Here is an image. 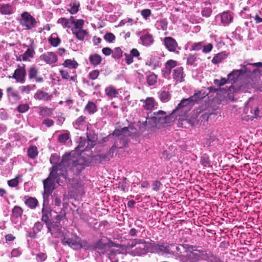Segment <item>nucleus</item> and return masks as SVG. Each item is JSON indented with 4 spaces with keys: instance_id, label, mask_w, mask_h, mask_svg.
<instances>
[{
    "instance_id": "nucleus-1",
    "label": "nucleus",
    "mask_w": 262,
    "mask_h": 262,
    "mask_svg": "<svg viewBox=\"0 0 262 262\" xmlns=\"http://www.w3.org/2000/svg\"><path fill=\"white\" fill-rule=\"evenodd\" d=\"M75 152L65 154L62 158L61 161L58 164L57 168L59 171H66V174L69 170H72L74 172L79 173L85 166H88L90 162L83 157L78 155L75 157Z\"/></svg>"
},
{
    "instance_id": "nucleus-2",
    "label": "nucleus",
    "mask_w": 262,
    "mask_h": 262,
    "mask_svg": "<svg viewBox=\"0 0 262 262\" xmlns=\"http://www.w3.org/2000/svg\"><path fill=\"white\" fill-rule=\"evenodd\" d=\"M61 178L66 181L67 174L66 171H59L56 164L52 167L49 177L43 181L44 191L42 195L44 201H48L49 196L55 189L56 183L59 184L60 182L62 183V180L60 181Z\"/></svg>"
},
{
    "instance_id": "nucleus-3",
    "label": "nucleus",
    "mask_w": 262,
    "mask_h": 262,
    "mask_svg": "<svg viewBox=\"0 0 262 262\" xmlns=\"http://www.w3.org/2000/svg\"><path fill=\"white\" fill-rule=\"evenodd\" d=\"M196 95H193L190 97L188 98L183 99L181 100L180 103H179L176 108L173 110L172 113L169 116H167L166 115V113L163 111H159L154 113L155 116L154 117L156 119H161V117H158V116L162 115L163 116V118L165 119H170L173 118V114L180 111L181 109L183 108H190L192 106H193L195 103H196Z\"/></svg>"
},
{
    "instance_id": "nucleus-4",
    "label": "nucleus",
    "mask_w": 262,
    "mask_h": 262,
    "mask_svg": "<svg viewBox=\"0 0 262 262\" xmlns=\"http://www.w3.org/2000/svg\"><path fill=\"white\" fill-rule=\"evenodd\" d=\"M127 246L129 248L135 247L132 251L134 256H141L149 252V243L143 239H135L128 243Z\"/></svg>"
},
{
    "instance_id": "nucleus-5",
    "label": "nucleus",
    "mask_w": 262,
    "mask_h": 262,
    "mask_svg": "<svg viewBox=\"0 0 262 262\" xmlns=\"http://www.w3.org/2000/svg\"><path fill=\"white\" fill-rule=\"evenodd\" d=\"M100 241L97 244V248L104 250L102 252L103 254H107L108 258L112 262H118L119 256L121 255V252L119 250L112 249V247L116 246V244L111 242L106 244H100Z\"/></svg>"
},
{
    "instance_id": "nucleus-6",
    "label": "nucleus",
    "mask_w": 262,
    "mask_h": 262,
    "mask_svg": "<svg viewBox=\"0 0 262 262\" xmlns=\"http://www.w3.org/2000/svg\"><path fill=\"white\" fill-rule=\"evenodd\" d=\"M64 245H68L75 250L80 249L84 247V242H81L80 238L75 234H68L63 237L61 241Z\"/></svg>"
},
{
    "instance_id": "nucleus-7",
    "label": "nucleus",
    "mask_w": 262,
    "mask_h": 262,
    "mask_svg": "<svg viewBox=\"0 0 262 262\" xmlns=\"http://www.w3.org/2000/svg\"><path fill=\"white\" fill-rule=\"evenodd\" d=\"M84 20L83 19H75L71 29L72 33L75 35L77 39L84 40L88 32L87 30H83Z\"/></svg>"
},
{
    "instance_id": "nucleus-8",
    "label": "nucleus",
    "mask_w": 262,
    "mask_h": 262,
    "mask_svg": "<svg viewBox=\"0 0 262 262\" xmlns=\"http://www.w3.org/2000/svg\"><path fill=\"white\" fill-rule=\"evenodd\" d=\"M20 16V24L22 26L26 27V29L30 30L36 26V19L28 12L22 13Z\"/></svg>"
},
{
    "instance_id": "nucleus-9",
    "label": "nucleus",
    "mask_w": 262,
    "mask_h": 262,
    "mask_svg": "<svg viewBox=\"0 0 262 262\" xmlns=\"http://www.w3.org/2000/svg\"><path fill=\"white\" fill-rule=\"evenodd\" d=\"M189 245H179L175 246L173 249H172V253L171 254L175 256L176 259L179 260L181 262H184L185 260V257L183 255V253H187Z\"/></svg>"
},
{
    "instance_id": "nucleus-10",
    "label": "nucleus",
    "mask_w": 262,
    "mask_h": 262,
    "mask_svg": "<svg viewBox=\"0 0 262 262\" xmlns=\"http://www.w3.org/2000/svg\"><path fill=\"white\" fill-rule=\"evenodd\" d=\"M187 256L189 257L190 262H196L200 257L204 255V251L198 249L195 247L189 245Z\"/></svg>"
},
{
    "instance_id": "nucleus-11",
    "label": "nucleus",
    "mask_w": 262,
    "mask_h": 262,
    "mask_svg": "<svg viewBox=\"0 0 262 262\" xmlns=\"http://www.w3.org/2000/svg\"><path fill=\"white\" fill-rule=\"evenodd\" d=\"M164 45L168 51L179 53L180 48L175 39L171 37H166L163 39Z\"/></svg>"
},
{
    "instance_id": "nucleus-12",
    "label": "nucleus",
    "mask_w": 262,
    "mask_h": 262,
    "mask_svg": "<svg viewBox=\"0 0 262 262\" xmlns=\"http://www.w3.org/2000/svg\"><path fill=\"white\" fill-rule=\"evenodd\" d=\"M47 227L51 234L54 237H59L63 235L62 228L59 223H47Z\"/></svg>"
},
{
    "instance_id": "nucleus-13",
    "label": "nucleus",
    "mask_w": 262,
    "mask_h": 262,
    "mask_svg": "<svg viewBox=\"0 0 262 262\" xmlns=\"http://www.w3.org/2000/svg\"><path fill=\"white\" fill-rule=\"evenodd\" d=\"M216 20L220 19L221 25L223 26H228L233 19V14L230 11L224 12L215 16Z\"/></svg>"
},
{
    "instance_id": "nucleus-14",
    "label": "nucleus",
    "mask_w": 262,
    "mask_h": 262,
    "mask_svg": "<svg viewBox=\"0 0 262 262\" xmlns=\"http://www.w3.org/2000/svg\"><path fill=\"white\" fill-rule=\"evenodd\" d=\"M29 79L36 83H41L44 81L41 75H39L38 69L35 66L31 67L28 70Z\"/></svg>"
},
{
    "instance_id": "nucleus-15",
    "label": "nucleus",
    "mask_w": 262,
    "mask_h": 262,
    "mask_svg": "<svg viewBox=\"0 0 262 262\" xmlns=\"http://www.w3.org/2000/svg\"><path fill=\"white\" fill-rule=\"evenodd\" d=\"M175 245L173 244L170 245H158L154 247V252L160 255L163 254H171L172 253V249Z\"/></svg>"
},
{
    "instance_id": "nucleus-16",
    "label": "nucleus",
    "mask_w": 262,
    "mask_h": 262,
    "mask_svg": "<svg viewBox=\"0 0 262 262\" xmlns=\"http://www.w3.org/2000/svg\"><path fill=\"white\" fill-rule=\"evenodd\" d=\"M26 76V71L24 67H19L16 69L13 75L9 76V78H12L16 80L17 82L24 83L25 82V77Z\"/></svg>"
},
{
    "instance_id": "nucleus-17",
    "label": "nucleus",
    "mask_w": 262,
    "mask_h": 262,
    "mask_svg": "<svg viewBox=\"0 0 262 262\" xmlns=\"http://www.w3.org/2000/svg\"><path fill=\"white\" fill-rule=\"evenodd\" d=\"M53 95L41 90H38L34 95L35 99L40 101H51L53 98Z\"/></svg>"
},
{
    "instance_id": "nucleus-18",
    "label": "nucleus",
    "mask_w": 262,
    "mask_h": 262,
    "mask_svg": "<svg viewBox=\"0 0 262 262\" xmlns=\"http://www.w3.org/2000/svg\"><path fill=\"white\" fill-rule=\"evenodd\" d=\"M172 78L176 82H181L184 80L185 74L183 68L181 67H176L172 74Z\"/></svg>"
},
{
    "instance_id": "nucleus-19",
    "label": "nucleus",
    "mask_w": 262,
    "mask_h": 262,
    "mask_svg": "<svg viewBox=\"0 0 262 262\" xmlns=\"http://www.w3.org/2000/svg\"><path fill=\"white\" fill-rule=\"evenodd\" d=\"M7 95L10 102L15 103L19 101L21 97L19 94V92L16 90H14L12 87H9L6 90Z\"/></svg>"
},
{
    "instance_id": "nucleus-20",
    "label": "nucleus",
    "mask_w": 262,
    "mask_h": 262,
    "mask_svg": "<svg viewBox=\"0 0 262 262\" xmlns=\"http://www.w3.org/2000/svg\"><path fill=\"white\" fill-rule=\"evenodd\" d=\"M40 59L47 64L55 63L57 61V57L53 52H47L40 56Z\"/></svg>"
},
{
    "instance_id": "nucleus-21",
    "label": "nucleus",
    "mask_w": 262,
    "mask_h": 262,
    "mask_svg": "<svg viewBox=\"0 0 262 262\" xmlns=\"http://www.w3.org/2000/svg\"><path fill=\"white\" fill-rule=\"evenodd\" d=\"M74 126L76 129H84L85 128L88 129L87 122L86 117L81 116L78 118L73 123Z\"/></svg>"
},
{
    "instance_id": "nucleus-22",
    "label": "nucleus",
    "mask_w": 262,
    "mask_h": 262,
    "mask_svg": "<svg viewBox=\"0 0 262 262\" xmlns=\"http://www.w3.org/2000/svg\"><path fill=\"white\" fill-rule=\"evenodd\" d=\"M248 72H250V71L248 70L245 66H244L242 69L233 70L232 72L229 73L228 75V79H230L231 76H233L232 79L235 80L237 79L240 75Z\"/></svg>"
},
{
    "instance_id": "nucleus-23",
    "label": "nucleus",
    "mask_w": 262,
    "mask_h": 262,
    "mask_svg": "<svg viewBox=\"0 0 262 262\" xmlns=\"http://www.w3.org/2000/svg\"><path fill=\"white\" fill-rule=\"evenodd\" d=\"M48 201H44L43 203V207L42 208V216H41V220L42 221L46 223V225H47V223H50L51 222L49 221V219L51 216V212L50 211V209L47 207H45V204L46 202L48 203Z\"/></svg>"
},
{
    "instance_id": "nucleus-24",
    "label": "nucleus",
    "mask_w": 262,
    "mask_h": 262,
    "mask_svg": "<svg viewBox=\"0 0 262 262\" xmlns=\"http://www.w3.org/2000/svg\"><path fill=\"white\" fill-rule=\"evenodd\" d=\"M143 103V106L146 110H151L156 105V102L152 97H148L145 100H141Z\"/></svg>"
},
{
    "instance_id": "nucleus-25",
    "label": "nucleus",
    "mask_w": 262,
    "mask_h": 262,
    "mask_svg": "<svg viewBox=\"0 0 262 262\" xmlns=\"http://www.w3.org/2000/svg\"><path fill=\"white\" fill-rule=\"evenodd\" d=\"M14 12V8L11 5L0 4V13L3 15H10Z\"/></svg>"
},
{
    "instance_id": "nucleus-26",
    "label": "nucleus",
    "mask_w": 262,
    "mask_h": 262,
    "mask_svg": "<svg viewBox=\"0 0 262 262\" xmlns=\"http://www.w3.org/2000/svg\"><path fill=\"white\" fill-rule=\"evenodd\" d=\"M140 38L142 45L145 46H149L154 42L152 36L148 33L142 35Z\"/></svg>"
},
{
    "instance_id": "nucleus-27",
    "label": "nucleus",
    "mask_w": 262,
    "mask_h": 262,
    "mask_svg": "<svg viewBox=\"0 0 262 262\" xmlns=\"http://www.w3.org/2000/svg\"><path fill=\"white\" fill-rule=\"evenodd\" d=\"M89 60L92 65L96 67L101 63L102 59L100 55L94 54L89 56Z\"/></svg>"
},
{
    "instance_id": "nucleus-28",
    "label": "nucleus",
    "mask_w": 262,
    "mask_h": 262,
    "mask_svg": "<svg viewBox=\"0 0 262 262\" xmlns=\"http://www.w3.org/2000/svg\"><path fill=\"white\" fill-rule=\"evenodd\" d=\"M129 127H125L123 128L118 129H115L113 132V136H115L117 137L119 136H130V133H129Z\"/></svg>"
},
{
    "instance_id": "nucleus-29",
    "label": "nucleus",
    "mask_w": 262,
    "mask_h": 262,
    "mask_svg": "<svg viewBox=\"0 0 262 262\" xmlns=\"http://www.w3.org/2000/svg\"><path fill=\"white\" fill-rule=\"evenodd\" d=\"M177 66V62L173 60H169L165 64V73L169 74L171 70L175 69Z\"/></svg>"
},
{
    "instance_id": "nucleus-30",
    "label": "nucleus",
    "mask_w": 262,
    "mask_h": 262,
    "mask_svg": "<svg viewBox=\"0 0 262 262\" xmlns=\"http://www.w3.org/2000/svg\"><path fill=\"white\" fill-rule=\"evenodd\" d=\"M159 97L163 102H168L171 98V95L169 92L166 90H161L158 93Z\"/></svg>"
},
{
    "instance_id": "nucleus-31",
    "label": "nucleus",
    "mask_w": 262,
    "mask_h": 262,
    "mask_svg": "<svg viewBox=\"0 0 262 262\" xmlns=\"http://www.w3.org/2000/svg\"><path fill=\"white\" fill-rule=\"evenodd\" d=\"M105 93L106 96L111 98L116 97L119 94L118 92L112 86L106 88Z\"/></svg>"
},
{
    "instance_id": "nucleus-32",
    "label": "nucleus",
    "mask_w": 262,
    "mask_h": 262,
    "mask_svg": "<svg viewBox=\"0 0 262 262\" xmlns=\"http://www.w3.org/2000/svg\"><path fill=\"white\" fill-rule=\"evenodd\" d=\"M25 203L31 209H35L38 204L37 200L35 198L29 197L26 199Z\"/></svg>"
},
{
    "instance_id": "nucleus-33",
    "label": "nucleus",
    "mask_w": 262,
    "mask_h": 262,
    "mask_svg": "<svg viewBox=\"0 0 262 262\" xmlns=\"http://www.w3.org/2000/svg\"><path fill=\"white\" fill-rule=\"evenodd\" d=\"M206 144L209 146L217 147L219 144V139L216 138L214 134L211 133L209 138L207 139Z\"/></svg>"
},
{
    "instance_id": "nucleus-34",
    "label": "nucleus",
    "mask_w": 262,
    "mask_h": 262,
    "mask_svg": "<svg viewBox=\"0 0 262 262\" xmlns=\"http://www.w3.org/2000/svg\"><path fill=\"white\" fill-rule=\"evenodd\" d=\"M84 110L89 114H93L97 110V105L95 103L91 101H89L85 106Z\"/></svg>"
},
{
    "instance_id": "nucleus-35",
    "label": "nucleus",
    "mask_w": 262,
    "mask_h": 262,
    "mask_svg": "<svg viewBox=\"0 0 262 262\" xmlns=\"http://www.w3.org/2000/svg\"><path fill=\"white\" fill-rule=\"evenodd\" d=\"M39 114L40 116L44 117L51 116L52 114L53 110L48 107H39Z\"/></svg>"
},
{
    "instance_id": "nucleus-36",
    "label": "nucleus",
    "mask_w": 262,
    "mask_h": 262,
    "mask_svg": "<svg viewBox=\"0 0 262 262\" xmlns=\"http://www.w3.org/2000/svg\"><path fill=\"white\" fill-rule=\"evenodd\" d=\"M168 23L166 19H162L157 20L155 26L157 29L162 30L163 31L166 30L167 28Z\"/></svg>"
},
{
    "instance_id": "nucleus-37",
    "label": "nucleus",
    "mask_w": 262,
    "mask_h": 262,
    "mask_svg": "<svg viewBox=\"0 0 262 262\" xmlns=\"http://www.w3.org/2000/svg\"><path fill=\"white\" fill-rule=\"evenodd\" d=\"M34 53V50L32 47L28 48L27 51L21 55L23 60L27 61L29 58H32Z\"/></svg>"
},
{
    "instance_id": "nucleus-38",
    "label": "nucleus",
    "mask_w": 262,
    "mask_h": 262,
    "mask_svg": "<svg viewBox=\"0 0 262 262\" xmlns=\"http://www.w3.org/2000/svg\"><path fill=\"white\" fill-rule=\"evenodd\" d=\"M209 92H207V90H206V88H204L201 91L195 92L193 95H196V102H198L207 96Z\"/></svg>"
},
{
    "instance_id": "nucleus-39",
    "label": "nucleus",
    "mask_w": 262,
    "mask_h": 262,
    "mask_svg": "<svg viewBox=\"0 0 262 262\" xmlns=\"http://www.w3.org/2000/svg\"><path fill=\"white\" fill-rule=\"evenodd\" d=\"M226 57V55L223 52H221L216 54L212 59V62L214 64H217L221 62Z\"/></svg>"
},
{
    "instance_id": "nucleus-40",
    "label": "nucleus",
    "mask_w": 262,
    "mask_h": 262,
    "mask_svg": "<svg viewBox=\"0 0 262 262\" xmlns=\"http://www.w3.org/2000/svg\"><path fill=\"white\" fill-rule=\"evenodd\" d=\"M79 3L78 2L74 1L69 5V11L71 14H75L78 11Z\"/></svg>"
},
{
    "instance_id": "nucleus-41",
    "label": "nucleus",
    "mask_w": 262,
    "mask_h": 262,
    "mask_svg": "<svg viewBox=\"0 0 262 262\" xmlns=\"http://www.w3.org/2000/svg\"><path fill=\"white\" fill-rule=\"evenodd\" d=\"M63 65L67 68L76 69L77 68L78 63L74 60L67 59L64 61Z\"/></svg>"
},
{
    "instance_id": "nucleus-42",
    "label": "nucleus",
    "mask_w": 262,
    "mask_h": 262,
    "mask_svg": "<svg viewBox=\"0 0 262 262\" xmlns=\"http://www.w3.org/2000/svg\"><path fill=\"white\" fill-rule=\"evenodd\" d=\"M23 210L21 207L15 206L12 209V217L14 218H18L21 216Z\"/></svg>"
},
{
    "instance_id": "nucleus-43",
    "label": "nucleus",
    "mask_w": 262,
    "mask_h": 262,
    "mask_svg": "<svg viewBox=\"0 0 262 262\" xmlns=\"http://www.w3.org/2000/svg\"><path fill=\"white\" fill-rule=\"evenodd\" d=\"M35 88L36 85L35 84H32L21 86L19 88V90L21 91V93L29 94L31 90L35 89Z\"/></svg>"
},
{
    "instance_id": "nucleus-44",
    "label": "nucleus",
    "mask_w": 262,
    "mask_h": 262,
    "mask_svg": "<svg viewBox=\"0 0 262 262\" xmlns=\"http://www.w3.org/2000/svg\"><path fill=\"white\" fill-rule=\"evenodd\" d=\"M38 155L37 148L36 146H31L28 148V155L32 159L35 158Z\"/></svg>"
},
{
    "instance_id": "nucleus-45",
    "label": "nucleus",
    "mask_w": 262,
    "mask_h": 262,
    "mask_svg": "<svg viewBox=\"0 0 262 262\" xmlns=\"http://www.w3.org/2000/svg\"><path fill=\"white\" fill-rule=\"evenodd\" d=\"M146 80L149 85H153L157 82V76L155 74L152 73L147 76Z\"/></svg>"
},
{
    "instance_id": "nucleus-46",
    "label": "nucleus",
    "mask_w": 262,
    "mask_h": 262,
    "mask_svg": "<svg viewBox=\"0 0 262 262\" xmlns=\"http://www.w3.org/2000/svg\"><path fill=\"white\" fill-rule=\"evenodd\" d=\"M49 41L51 45L53 47H57L60 42V39L54 34L51 36Z\"/></svg>"
},
{
    "instance_id": "nucleus-47",
    "label": "nucleus",
    "mask_w": 262,
    "mask_h": 262,
    "mask_svg": "<svg viewBox=\"0 0 262 262\" xmlns=\"http://www.w3.org/2000/svg\"><path fill=\"white\" fill-rule=\"evenodd\" d=\"M21 176L18 175L15 178L11 179L8 181V184L10 187H14L18 186L19 184L18 180L20 179Z\"/></svg>"
},
{
    "instance_id": "nucleus-48",
    "label": "nucleus",
    "mask_w": 262,
    "mask_h": 262,
    "mask_svg": "<svg viewBox=\"0 0 262 262\" xmlns=\"http://www.w3.org/2000/svg\"><path fill=\"white\" fill-rule=\"evenodd\" d=\"M122 56V51L120 48H116L113 51L112 57L115 59H119Z\"/></svg>"
},
{
    "instance_id": "nucleus-49",
    "label": "nucleus",
    "mask_w": 262,
    "mask_h": 262,
    "mask_svg": "<svg viewBox=\"0 0 262 262\" xmlns=\"http://www.w3.org/2000/svg\"><path fill=\"white\" fill-rule=\"evenodd\" d=\"M17 111L20 113H24L29 109V106L27 103H21L17 106Z\"/></svg>"
},
{
    "instance_id": "nucleus-50",
    "label": "nucleus",
    "mask_w": 262,
    "mask_h": 262,
    "mask_svg": "<svg viewBox=\"0 0 262 262\" xmlns=\"http://www.w3.org/2000/svg\"><path fill=\"white\" fill-rule=\"evenodd\" d=\"M155 59L156 57L151 56L149 59L147 60L146 64L151 67L153 69H155L157 66V63Z\"/></svg>"
},
{
    "instance_id": "nucleus-51",
    "label": "nucleus",
    "mask_w": 262,
    "mask_h": 262,
    "mask_svg": "<svg viewBox=\"0 0 262 262\" xmlns=\"http://www.w3.org/2000/svg\"><path fill=\"white\" fill-rule=\"evenodd\" d=\"M47 256L45 253L39 252L36 254V259L37 262H43L47 259Z\"/></svg>"
},
{
    "instance_id": "nucleus-52",
    "label": "nucleus",
    "mask_w": 262,
    "mask_h": 262,
    "mask_svg": "<svg viewBox=\"0 0 262 262\" xmlns=\"http://www.w3.org/2000/svg\"><path fill=\"white\" fill-rule=\"evenodd\" d=\"M229 79L226 78H222L220 80L214 79L213 81L214 83L218 86H221L225 85Z\"/></svg>"
},
{
    "instance_id": "nucleus-53",
    "label": "nucleus",
    "mask_w": 262,
    "mask_h": 262,
    "mask_svg": "<svg viewBox=\"0 0 262 262\" xmlns=\"http://www.w3.org/2000/svg\"><path fill=\"white\" fill-rule=\"evenodd\" d=\"M99 74L100 72L99 70H93L89 74V77L92 80H95L98 77Z\"/></svg>"
},
{
    "instance_id": "nucleus-54",
    "label": "nucleus",
    "mask_w": 262,
    "mask_h": 262,
    "mask_svg": "<svg viewBox=\"0 0 262 262\" xmlns=\"http://www.w3.org/2000/svg\"><path fill=\"white\" fill-rule=\"evenodd\" d=\"M104 39L109 42H112L115 39V35L112 33H107L104 36Z\"/></svg>"
},
{
    "instance_id": "nucleus-55",
    "label": "nucleus",
    "mask_w": 262,
    "mask_h": 262,
    "mask_svg": "<svg viewBox=\"0 0 262 262\" xmlns=\"http://www.w3.org/2000/svg\"><path fill=\"white\" fill-rule=\"evenodd\" d=\"M69 138V135L67 133L61 134L58 137V141L62 143H65Z\"/></svg>"
},
{
    "instance_id": "nucleus-56",
    "label": "nucleus",
    "mask_w": 262,
    "mask_h": 262,
    "mask_svg": "<svg viewBox=\"0 0 262 262\" xmlns=\"http://www.w3.org/2000/svg\"><path fill=\"white\" fill-rule=\"evenodd\" d=\"M43 227V225L40 222L36 223L33 227V231L34 233H38L41 231Z\"/></svg>"
},
{
    "instance_id": "nucleus-57",
    "label": "nucleus",
    "mask_w": 262,
    "mask_h": 262,
    "mask_svg": "<svg viewBox=\"0 0 262 262\" xmlns=\"http://www.w3.org/2000/svg\"><path fill=\"white\" fill-rule=\"evenodd\" d=\"M141 14L143 18L147 19L151 15V11L148 9H144L141 11Z\"/></svg>"
},
{
    "instance_id": "nucleus-58",
    "label": "nucleus",
    "mask_w": 262,
    "mask_h": 262,
    "mask_svg": "<svg viewBox=\"0 0 262 262\" xmlns=\"http://www.w3.org/2000/svg\"><path fill=\"white\" fill-rule=\"evenodd\" d=\"M203 42L194 43L192 45V50L194 51H198L201 50L203 47Z\"/></svg>"
},
{
    "instance_id": "nucleus-59",
    "label": "nucleus",
    "mask_w": 262,
    "mask_h": 262,
    "mask_svg": "<svg viewBox=\"0 0 262 262\" xmlns=\"http://www.w3.org/2000/svg\"><path fill=\"white\" fill-rule=\"evenodd\" d=\"M211 13L212 10L208 8H204L202 11V15L206 17H209L211 15Z\"/></svg>"
},
{
    "instance_id": "nucleus-60",
    "label": "nucleus",
    "mask_w": 262,
    "mask_h": 262,
    "mask_svg": "<svg viewBox=\"0 0 262 262\" xmlns=\"http://www.w3.org/2000/svg\"><path fill=\"white\" fill-rule=\"evenodd\" d=\"M201 163L204 167L208 166L209 165V158L205 156L202 157L201 159Z\"/></svg>"
},
{
    "instance_id": "nucleus-61",
    "label": "nucleus",
    "mask_w": 262,
    "mask_h": 262,
    "mask_svg": "<svg viewBox=\"0 0 262 262\" xmlns=\"http://www.w3.org/2000/svg\"><path fill=\"white\" fill-rule=\"evenodd\" d=\"M95 158L96 160H99L100 162H101L103 160H108L107 156L103 154L98 155L96 156Z\"/></svg>"
},
{
    "instance_id": "nucleus-62",
    "label": "nucleus",
    "mask_w": 262,
    "mask_h": 262,
    "mask_svg": "<svg viewBox=\"0 0 262 262\" xmlns=\"http://www.w3.org/2000/svg\"><path fill=\"white\" fill-rule=\"evenodd\" d=\"M212 48L213 46L211 43H208L203 47V52L205 53H209L212 50Z\"/></svg>"
},
{
    "instance_id": "nucleus-63",
    "label": "nucleus",
    "mask_w": 262,
    "mask_h": 262,
    "mask_svg": "<svg viewBox=\"0 0 262 262\" xmlns=\"http://www.w3.org/2000/svg\"><path fill=\"white\" fill-rule=\"evenodd\" d=\"M196 57L194 55H190L187 58V64L192 65L196 61Z\"/></svg>"
},
{
    "instance_id": "nucleus-64",
    "label": "nucleus",
    "mask_w": 262,
    "mask_h": 262,
    "mask_svg": "<svg viewBox=\"0 0 262 262\" xmlns=\"http://www.w3.org/2000/svg\"><path fill=\"white\" fill-rule=\"evenodd\" d=\"M253 18L255 21L256 23H262V13L259 12V14H256L254 17Z\"/></svg>"
}]
</instances>
